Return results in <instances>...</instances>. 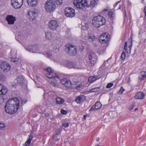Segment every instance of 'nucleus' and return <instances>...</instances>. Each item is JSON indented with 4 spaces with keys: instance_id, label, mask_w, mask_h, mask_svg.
<instances>
[{
    "instance_id": "obj_27",
    "label": "nucleus",
    "mask_w": 146,
    "mask_h": 146,
    "mask_svg": "<svg viewBox=\"0 0 146 146\" xmlns=\"http://www.w3.org/2000/svg\"><path fill=\"white\" fill-rule=\"evenodd\" d=\"M66 66L69 68H74V62L67 61L65 63Z\"/></svg>"
},
{
    "instance_id": "obj_6",
    "label": "nucleus",
    "mask_w": 146,
    "mask_h": 146,
    "mask_svg": "<svg viewBox=\"0 0 146 146\" xmlns=\"http://www.w3.org/2000/svg\"><path fill=\"white\" fill-rule=\"evenodd\" d=\"M87 0H74L73 4L76 8L79 9H84L87 5Z\"/></svg>"
},
{
    "instance_id": "obj_33",
    "label": "nucleus",
    "mask_w": 146,
    "mask_h": 146,
    "mask_svg": "<svg viewBox=\"0 0 146 146\" xmlns=\"http://www.w3.org/2000/svg\"><path fill=\"white\" fill-rule=\"evenodd\" d=\"M45 55L47 57L50 58L52 56L51 52L50 51L47 52L45 54Z\"/></svg>"
},
{
    "instance_id": "obj_36",
    "label": "nucleus",
    "mask_w": 146,
    "mask_h": 146,
    "mask_svg": "<svg viewBox=\"0 0 146 146\" xmlns=\"http://www.w3.org/2000/svg\"><path fill=\"white\" fill-rule=\"evenodd\" d=\"M124 90H125L123 88V87H121L120 88L118 92V94L120 95L123 92V91H124Z\"/></svg>"
},
{
    "instance_id": "obj_18",
    "label": "nucleus",
    "mask_w": 146,
    "mask_h": 146,
    "mask_svg": "<svg viewBox=\"0 0 146 146\" xmlns=\"http://www.w3.org/2000/svg\"><path fill=\"white\" fill-rule=\"evenodd\" d=\"M28 5L31 7H35L38 3L37 0H27Z\"/></svg>"
},
{
    "instance_id": "obj_43",
    "label": "nucleus",
    "mask_w": 146,
    "mask_h": 146,
    "mask_svg": "<svg viewBox=\"0 0 146 146\" xmlns=\"http://www.w3.org/2000/svg\"><path fill=\"white\" fill-rule=\"evenodd\" d=\"M50 82V84L52 86H53L54 87H56L57 86V85L56 82L52 81H51Z\"/></svg>"
},
{
    "instance_id": "obj_44",
    "label": "nucleus",
    "mask_w": 146,
    "mask_h": 146,
    "mask_svg": "<svg viewBox=\"0 0 146 146\" xmlns=\"http://www.w3.org/2000/svg\"><path fill=\"white\" fill-rule=\"evenodd\" d=\"M61 113L62 114L65 115L67 114V111L64 110L62 109H61L60 111Z\"/></svg>"
},
{
    "instance_id": "obj_37",
    "label": "nucleus",
    "mask_w": 146,
    "mask_h": 146,
    "mask_svg": "<svg viewBox=\"0 0 146 146\" xmlns=\"http://www.w3.org/2000/svg\"><path fill=\"white\" fill-rule=\"evenodd\" d=\"M113 14L112 11H110L108 12V15L109 17L111 18H112L113 17Z\"/></svg>"
},
{
    "instance_id": "obj_34",
    "label": "nucleus",
    "mask_w": 146,
    "mask_h": 146,
    "mask_svg": "<svg viewBox=\"0 0 146 146\" xmlns=\"http://www.w3.org/2000/svg\"><path fill=\"white\" fill-rule=\"evenodd\" d=\"M54 1L58 5H60L61 4L62 2V0H54Z\"/></svg>"
},
{
    "instance_id": "obj_22",
    "label": "nucleus",
    "mask_w": 146,
    "mask_h": 146,
    "mask_svg": "<svg viewBox=\"0 0 146 146\" xmlns=\"http://www.w3.org/2000/svg\"><path fill=\"white\" fill-rule=\"evenodd\" d=\"M29 137L27 141H26L25 144H24V146H29L31 141L33 138V136L30 133L29 135Z\"/></svg>"
},
{
    "instance_id": "obj_50",
    "label": "nucleus",
    "mask_w": 146,
    "mask_h": 146,
    "mask_svg": "<svg viewBox=\"0 0 146 146\" xmlns=\"http://www.w3.org/2000/svg\"><path fill=\"white\" fill-rule=\"evenodd\" d=\"M21 101L22 102V104H25L27 102L26 100L25 99L22 100Z\"/></svg>"
},
{
    "instance_id": "obj_7",
    "label": "nucleus",
    "mask_w": 146,
    "mask_h": 146,
    "mask_svg": "<svg viewBox=\"0 0 146 146\" xmlns=\"http://www.w3.org/2000/svg\"><path fill=\"white\" fill-rule=\"evenodd\" d=\"M48 27L51 30L56 31L59 27V23L56 20H51L48 23Z\"/></svg>"
},
{
    "instance_id": "obj_3",
    "label": "nucleus",
    "mask_w": 146,
    "mask_h": 146,
    "mask_svg": "<svg viewBox=\"0 0 146 146\" xmlns=\"http://www.w3.org/2000/svg\"><path fill=\"white\" fill-rule=\"evenodd\" d=\"M65 51L68 55L73 56L76 55L77 48L75 46L67 44L65 46Z\"/></svg>"
},
{
    "instance_id": "obj_21",
    "label": "nucleus",
    "mask_w": 146,
    "mask_h": 146,
    "mask_svg": "<svg viewBox=\"0 0 146 146\" xmlns=\"http://www.w3.org/2000/svg\"><path fill=\"white\" fill-rule=\"evenodd\" d=\"M85 96L83 95H80L78 96L76 99V101L78 104L80 103L81 101L86 99Z\"/></svg>"
},
{
    "instance_id": "obj_5",
    "label": "nucleus",
    "mask_w": 146,
    "mask_h": 146,
    "mask_svg": "<svg viewBox=\"0 0 146 146\" xmlns=\"http://www.w3.org/2000/svg\"><path fill=\"white\" fill-rule=\"evenodd\" d=\"M44 70L46 72L45 75L48 78H53L55 80H56V79H59L58 75L54 72L53 70L51 67H48Z\"/></svg>"
},
{
    "instance_id": "obj_9",
    "label": "nucleus",
    "mask_w": 146,
    "mask_h": 146,
    "mask_svg": "<svg viewBox=\"0 0 146 146\" xmlns=\"http://www.w3.org/2000/svg\"><path fill=\"white\" fill-rule=\"evenodd\" d=\"M110 39V36L107 33H102L99 38V41L102 43H107Z\"/></svg>"
},
{
    "instance_id": "obj_39",
    "label": "nucleus",
    "mask_w": 146,
    "mask_h": 146,
    "mask_svg": "<svg viewBox=\"0 0 146 146\" xmlns=\"http://www.w3.org/2000/svg\"><path fill=\"white\" fill-rule=\"evenodd\" d=\"M99 88V87L93 88L91 90L90 92H96L98 91V89Z\"/></svg>"
},
{
    "instance_id": "obj_29",
    "label": "nucleus",
    "mask_w": 146,
    "mask_h": 146,
    "mask_svg": "<svg viewBox=\"0 0 146 146\" xmlns=\"http://www.w3.org/2000/svg\"><path fill=\"white\" fill-rule=\"evenodd\" d=\"M64 100L60 98H57L56 99V102L57 104H62L64 102Z\"/></svg>"
},
{
    "instance_id": "obj_42",
    "label": "nucleus",
    "mask_w": 146,
    "mask_h": 146,
    "mask_svg": "<svg viewBox=\"0 0 146 146\" xmlns=\"http://www.w3.org/2000/svg\"><path fill=\"white\" fill-rule=\"evenodd\" d=\"M69 126V123L68 122L63 123L62 125V126L65 127H67Z\"/></svg>"
},
{
    "instance_id": "obj_26",
    "label": "nucleus",
    "mask_w": 146,
    "mask_h": 146,
    "mask_svg": "<svg viewBox=\"0 0 146 146\" xmlns=\"http://www.w3.org/2000/svg\"><path fill=\"white\" fill-rule=\"evenodd\" d=\"M60 133V130L59 129H57L55 132V133L53 135V139L54 140H58L60 139V138L58 139H55L56 137V136L57 135H59Z\"/></svg>"
},
{
    "instance_id": "obj_47",
    "label": "nucleus",
    "mask_w": 146,
    "mask_h": 146,
    "mask_svg": "<svg viewBox=\"0 0 146 146\" xmlns=\"http://www.w3.org/2000/svg\"><path fill=\"white\" fill-rule=\"evenodd\" d=\"M144 13L145 14V17L143 18L144 21L146 20V6L144 8Z\"/></svg>"
},
{
    "instance_id": "obj_14",
    "label": "nucleus",
    "mask_w": 146,
    "mask_h": 146,
    "mask_svg": "<svg viewBox=\"0 0 146 146\" xmlns=\"http://www.w3.org/2000/svg\"><path fill=\"white\" fill-rule=\"evenodd\" d=\"M26 50L29 51L33 53H37L38 50V48L37 45H29L25 47Z\"/></svg>"
},
{
    "instance_id": "obj_8",
    "label": "nucleus",
    "mask_w": 146,
    "mask_h": 146,
    "mask_svg": "<svg viewBox=\"0 0 146 146\" xmlns=\"http://www.w3.org/2000/svg\"><path fill=\"white\" fill-rule=\"evenodd\" d=\"M88 64L90 66L94 65L97 60V58L96 55L93 52H90L88 56Z\"/></svg>"
},
{
    "instance_id": "obj_2",
    "label": "nucleus",
    "mask_w": 146,
    "mask_h": 146,
    "mask_svg": "<svg viewBox=\"0 0 146 146\" xmlns=\"http://www.w3.org/2000/svg\"><path fill=\"white\" fill-rule=\"evenodd\" d=\"M106 22L104 18L99 15L94 17L92 21V24L96 27H99L104 25Z\"/></svg>"
},
{
    "instance_id": "obj_28",
    "label": "nucleus",
    "mask_w": 146,
    "mask_h": 146,
    "mask_svg": "<svg viewBox=\"0 0 146 146\" xmlns=\"http://www.w3.org/2000/svg\"><path fill=\"white\" fill-rule=\"evenodd\" d=\"M146 72L144 71L141 72L140 75L139 76V79L141 80H143L145 78Z\"/></svg>"
},
{
    "instance_id": "obj_30",
    "label": "nucleus",
    "mask_w": 146,
    "mask_h": 146,
    "mask_svg": "<svg viewBox=\"0 0 146 146\" xmlns=\"http://www.w3.org/2000/svg\"><path fill=\"white\" fill-rule=\"evenodd\" d=\"M94 105L97 110L100 108L102 106V105L100 102H96Z\"/></svg>"
},
{
    "instance_id": "obj_48",
    "label": "nucleus",
    "mask_w": 146,
    "mask_h": 146,
    "mask_svg": "<svg viewBox=\"0 0 146 146\" xmlns=\"http://www.w3.org/2000/svg\"><path fill=\"white\" fill-rule=\"evenodd\" d=\"M5 78V76L3 74L0 73V80H4Z\"/></svg>"
},
{
    "instance_id": "obj_1",
    "label": "nucleus",
    "mask_w": 146,
    "mask_h": 146,
    "mask_svg": "<svg viewBox=\"0 0 146 146\" xmlns=\"http://www.w3.org/2000/svg\"><path fill=\"white\" fill-rule=\"evenodd\" d=\"M19 108V101L17 98L10 99L7 102L5 107V111L9 114L15 113Z\"/></svg>"
},
{
    "instance_id": "obj_55",
    "label": "nucleus",
    "mask_w": 146,
    "mask_h": 146,
    "mask_svg": "<svg viewBox=\"0 0 146 146\" xmlns=\"http://www.w3.org/2000/svg\"><path fill=\"white\" fill-rule=\"evenodd\" d=\"M119 2V1H118V2L116 3L114 5V7H115V6H116L117 5L118 3Z\"/></svg>"
},
{
    "instance_id": "obj_51",
    "label": "nucleus",
    "mask_w": 146,
    "mask_h": 146,
    "mask_svg": "<svg viewBox=\"0 0 146 146\" xmlns=\"http://www.w3.org/2000/svg\"><path fill=\"white\" fill-rule=\"evenodd\" d=\"M81 87V85H79L76 86V89L77 90H79V88Z\"/></svg>"
},
{
    "instance_id": "obj_49",
    "label": "nucleus",
    "mask_w": 146,
    "mask_h": 146,
    "mask_svg": "<svg viewBox=\"0 0 146 146\" xmlns=\"http://www.w3.org/2000/svg\"><path fill=\"white\" fill-rule=\"evenodd\" d=\"M5 127V125L2 123H0V129H2Z\"/></svg>"
},
{
    "instance_id": "obj_38",
    "label": "nucleus",
    "mask_w": 146,
    "mask_h": 146,
    "mask_svg": "<svg viewBox=\"0 0 146 146\" xmlns=\"http://www.w3.org/2000/svg\"><path fill=\"white\" fill-rule=\"evenodd\" d=\"M113 85V83H110L108 84L106 86V88H108L112 86Z\"/></svg>"
},
{
    "instance_id": "obj_54",
    "label": "nucleus",
    "mask_w": 146,
    "mask_h": 146,
    "mask_svg": "<svg viewBox=\"0 0 146 146\" xmlns=\"http://www.w3.org/2000/svg\"><path fill=\"white\" fill-rule=\"evenodd\" d=\"M45 115L46 117H47L49 116V114L48 113H45Z\"/></svg>"
},
{
    "instance_id": "obj_32",
    "label": "nucleus",
    "mask_w": 146,
    "mask_h": 146,
    "mask_svg": "<svg viewBox=\"0 0 146 146\" xmlns=\"http://www.w3.org/2000/svg\"><path fill=\"white\" fill-rule=\"evenodd\" d=\"M89 40L91 41H93L95 39V36L92 35H89L88 37Z\"/></svg>"
},
{
    "instance_id": "obj_45",
    "label": "nucleus",
    "mask_w": 146,
    "mask_h": 146,
    "mask_svg": "<svg viewBox=\"0 0 146 146\" xmlns=\"http://www.w3.org/2000/svg\"><path fill=\"white\" fill-rule=\"evenodd\" d=\"M127 42H125V45L124 47V49L125 50V51L128 52V50H127Z\"/></svg>"
},
{
    "instance_id": "obj_40",
    "label": "nucleus",
    "mask_w": 146,
    "mask_h": 146,
    "mask_svg": "<svg viewBox=\"0 0 146 146\" xmlns=\"http://www.w3.org/2000/svg\"><path fill=\"white\" fill-rule=\"evenodd\" d=\"M135 104L134 103H133L129 107L128 109L129 110H131L134 108L135 107Z\"/></svg>"
},
{
    "instance_id": "obj_13",
    "label": "nucleus",
    "mask_w": 146,
    "mask_h": 146,
    "mask_svg": "<svg viewBox=\"0 0 146 146\" xmlns=\"http://www.w3.org/2000/svg\"><path fill=\"white\" fill-rule=\"evenodd\" d=\"M37 16V13L34 10H30L28 12L27 17L30 20H35Z\"/></svg>"
},
{
    "instance_id": "obj_35",
    "label": "nucleus",
    "mask_w": 146,
    "mask_h": 146,
    "mask_svg": "<svg viewBox=\"0 0 146 146\" xmlns=\"http://www.w3.org/2000/svg\"><path fill=\"white\" fill-rule=\"evenodd\" d=\"M125 58V54L124 52H123L121 53V58L123 60H124Z\"/></svg>"
},
{
    "instance_id": "obj_25",
    "label": "nucleus",
    "mask_w": 146,
    "mask_h": 146,
    "mask_svg": "<svg viewBox=\"0 0 146 146\" xmlns=\"http://www.w3.org/2000/svg\"><path fill=\"white\" fill-rule=\"evenodd\" d=\"M98 2L97 0H91L90 4V7H95L97 5Z\"/></svg>"
},
{
    "instance_id": "obj_10",
    "label": "nucleus",
    "mask_w": 146,
    "mask_h": 146,
    "mask_svg": "<svg viewBox=\"0 0 146 146\" xmlns=\"http://www.w3.org/2000/svg\"><path fill=\"white\" fill-rule=\"evenodd\" d=\"M23 3V0H11V4L15 9L20 8Z\"/></svg>"
},
{
    "instance_id": "obj_46",
    "label": "nucleus",
    "mask_w": 146,
    "mask_h": 146,
    "mask_svg": "<svg viewBox=\"0 0 146 146\" xmlns=\"http://www.w3.org/2000/svg\"><path fill=\"white\" fill-rule=\"evenodd\" d=\"M11 60L12 62H15L18 61V59L16 58H11Z\"/></svg>"
},
{
    "instance_id": "obj_20",
    "label": "nucleus",
    "mask_w": 146,
    "mask_h": 146,
    "mask_svg": "<svg viewBox=\"0 0 146 146\" xmlns=\"http://www.w3.org/2000/svg\"><path fill=\"white\" fill-rule=\"evenodd\" d=\"M74 68L81 69L83 68L82 63L80 62H74Z\"/></svg>"
},
{
    "instance_id": "obj_52",
    "label": "nucleus",
    "mask_w": 146,
    "mask_h": 146,
    "mask_svg": "<svg viewBox=\"0 0 146 146\" xmlns=\"http://www.w3.org/2000/svg\"><path fill=\"white\" fill-rule=\"evenodd\" d=\"M123 13H124L125 17H126V16H126V11H125V9L124 10Z\"/></svg>"
},
{
    "instance_id": "obj_41",
    "label": "nucleus",
    "mask_w": 146,
    "mask_h": 146,
    "mask_svg": "<svg viewBox=\"0 0 146 146\" xmlns=\"http://www.w3.org/2000/svg\"><path fill=\"white\" fill-rule=\"evenodd\" d=\"M97 110V109L96 108L95 106V105H94L92 106L90 109V110L89 111H94L96 110Z\"/></svg>"
},
{
    "instance_id": "obj_53",
    "label": "nucleus",
    "mask_w": 146,
    "mask_h": 146,
    "mask_svg": "<svg viewBox=\"0 0 146 146\" xmlns=\"http://www.w3.org/2000/svg\"><path fill=\"white\" fill-rule=\"evenodd\" d=\"M131 47H132V43H131V45H129L128 47V48L129 49L130 51H131Z\"/></svg>"
},
{
    "instance_id": "obj_15",
    "label": "nucleus",
    "mask_w": 146,
    "mask_h": 146,
    "mask_svg": "<svg viewBox=\"0 0 146 146\" xmlns=\"http://www.w3.org/2000/svg\"><path fill=\"white\" fill-rule=\"evenodd\" d=\"M1 67L2 70L4 72H7L11 68L10 65L6 62H3L1 63Z\"/></svg>"
},
{
    "instance_id": "obj_4",
    "label": "nucleus",
    "mask_w": 146,
    "mask_h": 146,
    "mask_svg": "<svg viewBox=\"0 0 146 146\" xmlns=\"http://www.w3.org/2000/svg\"><path fill=\"white\" fill-rule=\"evenodd\" d=\"M45 7L47 12L51 13L55 10L56 9V5L53 1H47L45 3Z\"/></svg>"
},
{
    "instance_id": "obj_58",
    "label": "nucleus",
    "mask_w": 146,
    "mask_h": 146,
    "mask_svg": "<svg viewBox=\"0 0 146 146\" xmlns=\"http://www.w3.org/2000/svg\"><path fill=\"white\" fill-rule=\"evenodd\" d=\"M108 11V9H104L103 10V12H105V11Z\"/></svg>"
},
{
    "instance_id": "obj_24",
    "label": "nucleus",
    "mask_w": 146,
    "mask_h": 146,
    "mask_svg": "<svg viewBox=\"0 0 146 146\" xmlns=\"http://www.w3.org/2000/svg\"><path fill=\"white\" fill-rule=\"evenodd\" d=\"M7 91L8 90L7 88L5 86H2L1 84V87H0V94L5 95L6 94Z\"/></svg>"
},
{
    "instance_id": "obj_17",
    "label": "nucleus",
    "mask_w": 146,
    "mask_h": 146,
    "mask_svg": "<svg viewBox=\"0 0 146 146\" xmlns=\"http://www.w3.org/2000/svg\"><path fill=\"white\" fill-rule=\"evenodd\" d=\"M101 78V76L99 75L97 76H90L88 79L89 82L91 83H92L96 81V80L100 79Z\"/></svg>"
},
{
    "instance_id": "obj_59",
    "label": "nucleus",
    "mask_w": 146,
    "mask_h": 146,
    "mask_svg": "<svg viewBox=\"0 0 146 146\" xmlns=\"http://www.w3.org/2000/svg\"><path fill=\"white\" fill-rule=\"evenodd\" d=\"M138 110V108H135V111H136L137 110Z\"/></svg>"
},
{
    "instance_id": "obj_12",
    "label": "nucleus",
    "mask_w": 146,
    "mask_h": 146,
    "mask_svg": "<svg viewBox=\"0 0 146 146\" xmlns=\"http://www.w3.org/2000/svg\"><path fill=\"white\" fill-rule=\"evenodd\" d=\"M65 13L66 16L73 17L75 15V11L71 8H66L65 10Z\"/></svg>"
},
{
    "instance_id": "obj_19",
    "label": "nucleus",
    "mask_w": 146,
    "mask_h": 146,
    "mask_svg": "<svg viewBox=\"0 0 146 146\" xmlns=\"http://www.w3.org/2000/svg\"><path fill=\"white\" fill-rule=\"evenodd\" d=\"M145 94L143 93L138 92L137 93L135 98L136 99H142L144 98Z\"/></svg>"
},
{
    "instance_id": "obj_56",
    "label": "nucleus",
    "mask_w": 146,
    "mask_h": 146,
    "mask_svg": "<svg viewBox=\"0 0 146 146\" xmlns=\"http://www.w3.org/2000/svg\"><path fill=\"white\" fill-rule=\"evenodd\" d=\"M100 140V138L99 137H97L96 139L97 141H99Z\"/></svg>"
},
{
    "instance_id": "obj_57",
    "label": "nucleus",
    "mask_w": 146,
    "mask_h": 146,
    "mask_svg": "<svg viewBox=\"0 0 146 146\" xmlns=\"http://www.w3.org/2000/svg\"><path fill=\"white\" fill-rule=\"evenodd\" d=\"M86 115H84V119H86Z\"/></svg>"
},
{
    "instance_id": "obj_31",
    "label": "nucleus",
    "mask_w": 146,
    "mask_h": 146,
    "mask_svg": "<svg viewBox=\"0 0 146 146\" xmlns=\"http://www.w3.org/2000/svg\"><path fill=\"white\" fill-rule=\"evenodd\" d=\"M46 38L48 39H50L51 38V34L50 33L47 32L45 33Z\"/></svg>"
},
{
    "instance_id": "obj_23",
    "label": "nucleus",
    "mask_w": 146,
    "mask_h": 146,
    "mask_svg": "<svg viewBox=\"0 0 146 146\" xmlns=\"http://www.w3.org/2000/svg\"><path fill=\"white\" fill-rule=\"evenodd\" d=\"M17 80L18 84L19 85L23 84L25 81L23 77L21 76H18Z\"/></svg>"
},
{
    "instance_id": "obj_16",
    "label": "nucleus",
    "mask_w": 146,
    "mask_h": 146,
    "mask_svg": "<svg viewBox=\"0 0 146 146\" xmlns=\"http://www.w3.org/2000/svg\"><path fill=\"white\" fill-rule=\"evenodd\" d=\"M5 19L7 21L8 24L10 25L13 24L16 20L15 17L12 15H7Z\"/></svg>"
},
{
    "instance_id": "obj_11",
    "label": "nucleus",
    "mask_w": 146,
    "mask_h": 146,
    "mask_svg": "<svg viewBox=\"0 0 146 146\" xmlns=\"http://www.w3.org/2000/svg\"><path fill=\"white\" fill-rule=\"evenodd\" d=\"M61 83L66 88H69L72 87L73 84L69 79L67 78H63L61 80Z\"/></svg>"
}]
</instances>
